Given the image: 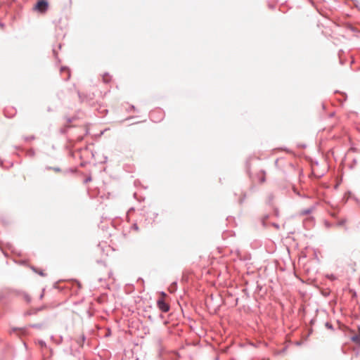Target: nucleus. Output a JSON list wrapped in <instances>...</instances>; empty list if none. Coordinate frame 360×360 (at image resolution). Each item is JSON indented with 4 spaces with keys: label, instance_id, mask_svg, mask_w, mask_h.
Listing matches in <instances>:
<instances>
[{
    "label": "nucleus",
    "instance_id": "obj_1",
    "mask_svg": "<svg viewBox=\"0 0 360 360\" xmlns=\"http://www.w3.org/2000/svg\"><path fill=\"white\" fill-rule=\"evenodd\" d=\"M166 294L161 292L160 297L157 301V305L160 310L163 312H167L169 310V304L165 302Z\"/></svg>",
    "mask_w": 360,
    "mask_h": 360
},
{
    "label": "nucleus",
    "instance_id": "obj_2",
    "mask_svg": "<svg viewBox=\"0 0 360 360\" xmlns=\"http://www.w3.org/2000/svg\"><path fill=\"white\" fill-rule=\"evenodd\" d=\"M49 7V3L46 0H39L35 5V9L40 13H45Z\"/></svg>",
    "mask_w": 360,
    "mask_h": 360
},
{
    "label": "nucleus",
    "instance_id": "obj_3",
    "mask_svg": "<svg viewBox=\"0 0 360 360\" xmlns=\"http://www.w3.org/2000/svg\"><path fill=\"white\" fill-rule=\"evenodd\" d=\"M352 340L354 342L360 344V329L358 335H354L352 338Z\"/></svg>",
    "mask_w": 360,
    "mask_h": 360
},
{
    "label": "nucleus",
    "instance_id": "obj_4",
    "mask_svg": "<svg viewBox=\"0 0 360 360\" xmlns=\"http://www.w3.org/2000/svg\"><path fill=\"white\" fill-rule=\"evenodd\" d=\"M61 72H66L67 73L66 79L69 78V77H70V72H69V70L68 68H61Z\"/></svg>",
    "mask_w": 360,
    "mask_h": 360
},
{
    "label": "nucleus",
    "instance_id": "obj_5",
    "mask_svg": "<svg viewBox=\"0 0 360 360\" xmlns=\"http://www.w3.org/2000/svg\"><path fill=\"white\" fill-rule=\"evenodd\" d=\"M41 276H44V274L42 273V271H40L39 273Z\"/></svg>",
    "mask_w": 360,
    "mask_h": 360
}]
</instances>
